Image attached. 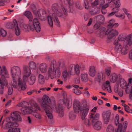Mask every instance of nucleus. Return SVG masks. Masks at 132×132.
<instances>
[{
  "mask_svg": "<svg viewBox=\"0 0 132 132\" xmlns=\"http://www.w3.org/2000/svg\"><path fill=\"white\" fill-rule=\"evenodd\" d=\"M89 105L86 100H84L82 101L81 106L79 101L76 100H74L73 109L74 112L77 113H79L80 111L81 112V119L88 126L90 125V122H91L92 123H95V122L98 121L97 120H98L100 117L99 113H97L94 114L92 113L90 115V120L86 119V117L89 113Z\"/></svg>",
  "mask_w": 132,
  "mask_h": 132,
  "instance_id": "f257e3e1",
  "label": "nucleus"
},
{
  "mask_svg": "<svg viewBox=\"0 0 132 132\" xmlns=\"http://www.w3.org/2000/svg\"><path fill=\"white\" fill-rule=\"evenodd\" d=\"M60 67L63 70L66 69V66L64 63L58 61L57 63L55 60H52L47 71L48 77L51 79H53L54 78H59L61 75Z\"/></svg>",
  "mask_w": 132,
  "mask_h": 132,
  "instance_id": "f03ea898",
  "label": "nucleus"
},
{
  "mask_svg": "<svg viewBox=\"0 0 132 132\" xmlns=\"http://www.w3.org/2000/svg\"><path fill=\"white\" fill-rule=\"evenodd\" d=\"M24 14L27 17L29 20L28 26H27L28 29H30L32 31H33L35 29L37 32H40L41 28L38 19L36 18L33 19L31 13L29 11L25 12Z\"/></svg>",
  "mask_w": 132,
  "mask_h": 132,
  "instance_id": "7ed1b4c3",
  "label": "nucleus"
},
{
  "mask_svg": "<svg viewBox=\"0 0 132 132\" xmlns=\"http://www.w3.org/2000/svg\"><path fill=\"white\" fill-rule=\"evenodd\" d=\"M42 99L43 101L41 104V106L43 109L45 110L48 118L50 119H53V116L52 111L53 108L51 106L50 98L48 96L45 95L43 96Z\"/></svg>",
  "mask_w": 132,
  "mask_h": 132,
  "instance_id": "20e7f679",
  "label": "nucleus"
},
{
  "mask_svg": "<svg viewBox=\"0 0 132 132\" xmlns=\"http://www.w3.org/2000/svg\"><path fill=\"white\" fill-rule=\"evenodd\" d=\"M23 75L22 77V81L21 77H19L17 79L18 85L19 87L22 90H25L26 88V85L25 82L26 81L28 77L31 73L30 69L27 66H24L23 67Z\"/></svg>",
  "mask_w": 132,
  "mask_h": 132,
  "instance_id": "39448f33",
  "label": "nucleus"
},
{
  "mask_svg": "<svg viewBox=\"0 0 132 132\" xmlns=\"http://www.w3.org/2000/svg\"><path fill=\"white\" fill-rule=\"evenodd\" d=\"M21 71L20 67L18 66H13L11 68L10 74L12 78V84L13 87H18L17 80L21 77Z\"/></svg>",
  "mask_w": 132,
  "mask_h": 132,
  "instance_id": "423d86ee",
  "label": "nucleus"
},
{
  "mask_svg": "<svg viewBox=\"0 0 132 132\" xmlns=\"http://www.w3.org/2000/svg\"><path fill=\"white\" fill-rule=\"evenodd\" d=\"M113 44L115 46V50L117 52H120L121 53L124 55L128 52V48L127 45L124 44L121 45L118 43V41L117 40H115Z\"/></svg>",
  "mask_w": 132,
  "mask_h": 132,
  "instance_id": "0eeeda50",
  "label": "nucleus"
},
{
  "mask_svg": "<svg viewBox=\"0 0 132 132\" xmlns=\"http://www.w3.org/2000/svg\"><path fill=\"white\" fill-rule=\"evenodd\" d=\"M115 124L116 126L118 125V129L116 132H125L126 130L128 125V122L127 121H124L123 123V126L122 124L119 123V117L118 115H116L115 119Z\"/></svg>",
  "mask_w": 132,
  "mask_h": 132,
  "instance_id": "6e6552de",
  "label": "nucleus"
},
{
  "mask_svg": "<svg viewBox=\"0 0 132 132\" xmlns=\"http://www.w3.org/2000/svg\"><path fill=\"white\" fill-rule=\"evenodd\" d=\"M68 72L70 75H78L80 73L79 65L78 64L70 65L68 67Z\"/></svg>",
  "mask_w": 132,
  "mask_h": 132,
  "instance_id": "1a4fd4ad",
  "label": "nucleus"
},
{
  "mask_svg": "<svg viewBox=\"0 0 132 132\" xmlns=\"http://www.w3.org/2000/svg\"><path fill=\"white\" fill-rule=\"evenodd\" d=\"M102 115L104 123L106 124L108 123L111 117L112 119H113L114 117V114H111V112L109 111H104L102 113Z\"/></svg>",
  "mask_w": 132,
  "mask_h": 132,
  "instance_id": "9d476101",
  "label": "nucleus"
},
{
  "mask_svg": "<svg viewBox=\"0 0 132 132\" xmlns=\"http://www.w3.org/2000/svg\"><path fill=\"white\" fill-rule=\"evenodd\" d=\"M105 35H108L107 37L109 39H112L119 34L118 31L116 29H108L105 33Z\"/></svg>",
  "mask_w": 132,
  "mask_h": 132,
  "instance_id": "9b49d317",
  "label": "nucleus"
},
{
  "mask_svg": "<svg viewBox=\"0 0 132 132\" xmlns=\"http://www.w3.org/2000/svg\"><path fill=\"white\" fill-rule=\"evenodd\" d=\"M6 121L8 123L6 125L7 128L12 127L16 124L14 117L11 115V117L6 118Z\"/></svg>",
  "mask_w": 132,
  "mask_h": 132,
  "instance_id": "f8f14e48",
  "label": "nucleus"
},
{
  "mask_svg": "<svg viewBox=\"0 0 132 132\" xmlns=\"http://www.w3.org/2000/svg\"><path fill=\"white\" fill-rule=\"evenodd\" d=\"M52 9L55 12V14L57 16H61L62 15V11L58 9V6L57 4H53L52 6Z\"/></svg>",
  "mask_w": 132,
  "mask_h": 132,
  "instance_id": "ddd939ff",
  "label": "nucleus"
},
{
  "mask_svg": "<svg viewBox=\"0 0 132 132\" xmlns=\"http://www.w3.org/2000/svg\"><path fill=\"white\" fill-rule=\"evenodd\" d=\"M8 85V82L6 80H2L0 78V94H3L4 93V86Z\"/></svg>",
  "mask_w": 132,
  "mask_h": 132,
  "instance_id": "4468645a",
  "label": "nucleus"
},
{
  "mask_svg": "<svg viewBox=\"0 0 132 132\" xmlns=\"http://www.w3.org/2000/svg\"><path fill=\"white\" fill-rule=\"evenodd\" d=\"M55 109L56 112L58 114L59 116L60 117H63L64 112L62 105L59 104L56 107Z\"/></svg>",
  "mask_w": 132,
  "mask_h": 132,
  "instance_id": "2eb2a0df",
  "label": "nucleus"
},
{
  "mask_svg": "<svg viewBox=\"0 0 132 132\" xmlns=\"http://www.w3.org/2000/svg\"><path fill=\"white\" fill-rule=\"evenodd\" d=\"M48 65L46 63H43L41 64L39 66V69L42 73H46L47 71Z\"/></svg>",
  "mask_w": 132,
  "mask_h": 132,
  "instance_id": "dca6fc26",
  "label": "nucleus"
},
{
  "mask_svg": "<svg viewBox=\"0 0 132 132\" xmlns=\"http://www.w3.org/2000/svg\"><path fill=\"white\" fill-rule=\"evenodd\" d=\"M124 89H125V91L127 93H131L129 95V97L130 99L132 100V83L128 84L126 88Z\"/></svg>",
  "mask_w": 132,
  "mask_h": 132,
  "instance_id": "f3484780",
  "label": "nucleus"
},
{
  "mask_svg": "<svg viewBox=\"0 0 132 132\" xmlns=\"http://www.w3.org/2000/svg\"><path fill=\"white\" fill-rule=\"evenodd\" d=\"M2 68L3 71L2 70V68L0 66V75H1L3 77L4 76L5 77V76H7V77H9V75L8 71L5 66H2Z\"/></svg>",
  "mask_w": 132,
  "mask_h": 132,
  "instance_id": "a211bd4d",
  "label": "nucleus"
},
{
  "mask_svg": "<svg viewBox=\"0 0 132 132\" xmlns=\"http://www.w3.org/2000/svg\"><path fill=\"white\" fill-rule=\"evenodd\" d=\"M127 44L130 46L132 44V34H131L128 35L126 38L124 42V44L125 45L126 43Z\"/></svg>",
  "mask_w": 132,
  "mask_h": 132,
  "instance_id": "6ab92c4d",
  "label": "nucleus"
},
{
  "mask_svg": "<svg viewBox=\"0 0 132 132\" xmlns=\"http://www.w3.org/2000/svg\"><path fill=\"white\" fill-rule=\"evenodd\" d=\"M17 106L19 107H22V108H27L31 107L30 103L26 101H23L17 105Z\"/></svg>",
  "mask_w": 132,
  "mask_h": 132,
  "instance_id": "aec40b11",
  "label": "nucleus"
},
{
  "mask_svg": "<svg viewBox=\"0 0 132 132\" xmlns=\"http://www.w3.org/2000/svg\"><path fill=\"white\" fill-rule=\"evenodd\" d=\"M18 23L16 20L14 19L13 20L12 22H9L7 23L6 25L7 28L11 29L15 27L16 26H17Z\"/></svg>",
  "mask_w": 132,
  "mask_h": 132,
  "instance_id": "412c9836",
  "label": "nucleus"
},
{
  "mask_svg": "<svg viewBox=\"0 0 132 132\" xmlns=\"http://www.w3.org/2000/svg\"><path fill=\"white\" fill-rule=\"evenodd\" d=\"M94 128L97 130H100L102 126V124L100 121H97L94 123H92Z\"/></svg>",
  "mask_w": 132,
  "mask_h": 132,
  "instance_id": "4be33fe9",
  "label": "nucleus"
},
{
  "mask_svg": "<svg viewBox=\"0 0 132 132\" xmlns=\"http://www.w3.org/2000/svg\"><path fill=\"white\" fill-rule=\"evenodd\" d=\"M96 71L94 66H91L89 67L88 73L89 75L92 77H94L95 75Z\"/></svg>",
  "mask_w": 132,
  "mask_h": 132,
  "instance_id": "5701e85b",
  "label": "nucleus"
},
{
  "mask_svg": "<svg viewBox=\"0 0 132 132\" xmlns=\"http://www.w3.org/2000/svg\"><path fill=\"white\" fill-rule=\"evenodd\" d=\"M21 110V113L23 114H26L32 113L33 110L31 109V107L27 108H22Z\"/></svg>",
  "mask_w": 132,
  "mask_h": 132,
  "instance_id": "b1692460",
  "label": "nucleus"
},
{
  "mask_svg": "<svg viewBox=\"0 0 132 132\" xmlns=\"http://www.w3.org/2000/svg\"><path fill=\"white\" fill-rule=\"evenodd\" d=\"M28 66H27L30 69H31L35 70L37 68V66L36 63L33 61H30L28 63ZM24 66H26V65H24L23 67ZM31 71V70H30Z\"/></svg>",
  "mask_w": 132,
  "mask_h": 132,
  "instance_id": "393cba45",
  "label": "nucleus"
},
{
  "mask_svg": "<svg viewBox=\"0 0 132 132\" xmlns=\"http://www.w3.org/2000/svg\"><path fill=\"white\" fill-rule=\"evenodd\" d=\"M81 79L83 82H86L88 80V75L86 73H82L80 75Z\"/></svg>",
  "mask_w": 132,
  "mask_h": 132,
  "instance_id": "a878e982",
  "label": "nucleus"
},
{
  "mask_svg": "<svg viewBox=\"0 0 132 132\" xmlns=\"http://www.w3.org/2000/svg\"><path fill=\"white\" fill-rule=\"evenodd\" d=\"M45 82V79L44 76L41 74L39 75L38 77V82L40 84H43Z\"/></svg>",
  "mask_w": 132,
  "mask_h": 132,
  "instance_id": "bb28decb",
  "label": "nucleus"
},
{
  "mask_svg": "<svg viewBox=\"0 0 132 132\" xmlns=\"http://www.w3.org/2000/svg\"><path fill=\"white\" fill-rule=\"evenodd\" d=\"M11 115L14 117L15 122L16 120L19 121H21L22 118L18 114L15 112H13L11 113Z\"/></svg>",
  "mask_w": 132,
  "mask_h": 132,
  "instance_id": "cd10ccee",
  "label": "nucleus"
},
{
  "mask_svg": "<svg viewBox=\"0 0 132 132\" xmlns=\"http://www.w3.org/2000/svg\"><path fill=\"white\" fill-rule=\"evenodd\" d=\"M36 80V77L35 76L31 75L28 80V83L30 85H32L35 82Z\"/></svg>",
  "mask_w": 132,
  "mask_h": 132,
  "instance_id": "c85d7f7f",
  "label": "nucleus"
},
{
  "mask_svg": "<svg viewBox=\"0 0 132 132\" xmlns=\"http://www.w3.org/2000/svg\"><path fill=\"white\" fill-rule=\"evenodd\" d=\"M117 75L115 73H112L110 78V81L112 82H116L117 81Z\"/></svg>",
  "mask_w": 132,
  "mask_h": 132,
  "instance_id": "c756f323",
  "label": "nucleus"
},
{
  "mask_svg": "<svg viewBox=\"0 0 132 132\" xmlns=\"http://www.w3.org/2000/svg\"><path fill=\"white\" fill-rule=\"evenodd\" d=\"M120 84L121 87L123 89L126 88L128 85L126 81L122 78L120 80Z\"/></svg>",
  "mask_w": 132,
  "mask_h": 132,
  "instance_id": "7c9ffc66",
  "label": "nucleus"
},
{
  "mask_svg": "<svg viewBox=\"0 0 132 132\" xmlns=\"http://www.w3.org/2000/svg\"><path fill=\"white\" fill-rule=\"evenodd\" d=\"M96 18V20L97 22L101 24L103 23L104 20V18L102 15H98L97 16L95 17Z\"/></svg>",
  "mask_w": 132,
  "mask_h": 132,
  "instance_id": "2f4dec72",
  "label": "nucleus"
},
{
  "mask_svg": "<svg viewBox=\"0 0 132 132\" xmlns=\"http://www.w3.org/2000/svg\"><path fill=\"white\" fill-rule=\"evenodd\" d=\"M32 114L36 118L40 120L42 119V116L40 113L37 112L36 111H34L33 110L32 113Z\"/></svg>",
  "mask_w": 132,
  "mask_h": 132,
  "instance_id": "473e14b6",
  "label": "nucleus"
},
{
  "mask_svg": "<svg viewBox=\"0 0 132 132\" xmlns=\"http://www.w3.org/2000/svg\"><path fill=\"white\" fill-rule=\"evenodd\" d=\"M63 103L64 104L67 105V108H68L70 107L71 106L72 102L71 99L68 100L64 99L63 101Z\"/></svg>",
  "mask_w": 132,
  "mask_h": 132,
  "instance_id": "72a5a7b5",
  "label": "nucleus"
},
{
  "mask_svg": "<svg viewBox=\"0 0 132 132\" xmlns=\"http://www.w3.org/2000/svg\"><path fill=\"white\" fill-rule=\"evenodd\" d=\"M127 35L126 34H122L119 35L118 38V40L120 41H123L126 38Z\"/></svg>",
  "mask_w": 132,
  "mask_h": 132,
  "instance_id": "f704fd0d",
  "label": "nucleus"
},
{
  "mask_svg": "<svg viewBox=\"0 0 132 132\" xmlns=\"http://www.w3.org/2000/svg\"><path fill=\"white\" fill-rule=\"evenodd\" d=\"M15 27V34L17 36H19L20 34V27L19 26L18 24Z\"/></svg>",
  "mask_w": 132,
  "mask_h": 132,
  "instance_id": "c9c22d12",
  "label": "nucleus"
},
{
  "mask_svg": "<svg viewBox=\"0 0 132 132\" xmlns=\"http://www.w3.org/2000/svg\"><path fill=\"white\" fill-rule=\"evenodd\" d=\"M70 75L69 74V72L67 70H65L62 72V76L63 79L65 81L68 76Z\"/></svg>",
  "mask_w": 132,
  "mask_h": 132,
  "instance_id": "e433bc0d",
  "label": "nucleus"
},
{
  "mask_svg": "<svg viewBox=\"0 0 132 132\" xmlns=\"http://www.w3.org/2000/svg\"><path fill=\"white\" fill-rule=\"evenodd\" d=\"M114 130V128L112 125H109L107 127L106 131V132H113Z\"/></svg>",
  "mask_w": 132,
  "mask_h": 132,
  "instance_id": "4c0bfd02",
  "label": "nucleus"
},
{
  "mask_svg": "<svg viewBox=\"0 0 132 132\" xmlns=\"http://www.w3.org/2000/svg\"><path fill=\"white\" fill-rule=\"evenodd\" d=\"M109 6V4L108 3H106L105 4H103L100 7L102 8L101 11L103 14H106V12L105 11L104 12H103V11L104 10V9L108 7Z\"/></svg>",
  "mask_w": 132,
  "mask_h": 132,
  "instance_id": "58836bf2",
  "label": "nucleus"
},
{
  "mask_svg": "<svg viewBox=\"0 0 132 132\" xmlns=\"http://www.w3.org/2000/svg\"><path fill=\"white\" fill-rule=\"evenodd\" d=\"M8 132H20V129L19 128L11 129L8 130Z\"/></svg>",
  "mask_w": 132,
  "mask_h": 132,
  "instance_id": "ea45409f",
  "label": "nucleus"
},
{
  "mask_svg": "<svg viewBox=\"0 0 132 132\" xmlns=\"http://www.w3.org/2000/svg\"><path fill=\"white\" fill-rule=\"evenodd\" d=\"M48 23L50 26L52 27L53 25V21L52 19V18L50 16H48Z\"/></svg>",
  "mask_w": 132,
  "mask_h": 132,
  "instance_id": "a19ab883",
  "label": "nucleus"
},
{
  "mask_svg": "<svg viewBox=\"0 0 132 132\" xmlns=\"http://www.w3.org/2000/svg\"><path fill=\"white\" fill-rule=\"evenodd\" d=\"M112 2L115 5L116 7H119L120 6V4L119 0H113Z\"/></svg>",
  "mask_w": 132,
  "mask_h": 132,
  "instance_id": "79ce46f5",
  "label": "nucleus"
},
{
  "mask_svg": "<svg viewBox=\"0 0 132 132\" xmlns=\"http://www.w3.org/2000/svg\"><path fill=\"white\" fill-rule=\"evenodd\" d=\"M115 22V21L114 19H111L109 22V24L108 25L109 27L112 28L113 26V24Z\"/></svg>",
  "mask_w": 132,
  "mask_h": 132,
  "instance_id": "37998d69",
  "label": "nucleus"
},
{
  "mask_svg": "<svg viewBox=\"0 0 132 132\" xmlns=\"http://www.w3.org/2000/svg\"><path fill=\"white\" fill-rule=\"evenodd\" d=\"M69 118L71 120L74 119L76 118V116L73 113V112H70L69 115Z\"/></svg>",
  "mask_w": 132,
  "mask_h": 132,
  "instance_id": "c03bdc74",
  "label": "nucleus"
},
{
  "mask_svg": "<svg viewBox=\"0 0 132 132\" xmlns=\"http://www.w3.org/2000/svg\"><path fill=\"white\" fill-rule=\"evenodd\" d=\"M98 78L99 79V82L102 80L103 79V74L102 73H101L98 74Z\"/></svg>",
  "mask_w": 132,
  "mask_h": 132,
  "instance_id": "a18cd8bd",
  "label": "nucleus"
},
{
  "mask_svg": "<svg viewBox=\"0 0 132 132\" xmlns=\"http://www.w3.org/2000/svg\"><path fill=\"white\" fill-rule=\"evenodd\" d=\"M1 33L2 36L3 37L6 36L7 35V32L5 30L3 29H1Z\"/></svg>",
  "mask_w": 132,
  "mask_h": 132,
  "instance_id": "49530a36",
  "label": "nucleus"
},
{
  "mask_svg": "<svg viewBox=\"0 0 132 132\" xmlns=\"http://www.w3.org/2000/svg\"><path fill=\"white\" fill-rule=\"evenodd\" d=\"M73 92L75 93L77 95H79L81 93V91L80 90L77 89H73Z\"/></svg>",
  "mask_w": 132,
  "mask_h": 132,
  "instance_id": "de8ad7c7",
  "label": "nucleus"
},
{
  "mask_svg": "<svg viewBox=\"0 0 132 132\" xmlns=\"http://www.w3.org/2000/svg\"><path fill=\"white\" fill-rule=\"evenodd\" d=\"M101 24L97 22V23L94 25V28L95 29H98L100 27Z\"/></svg>",
  "mask_w": 132,
  "mask_h": 132,
  "instance_id": "09e8293b",
  "label": "nucleus"
},
{
  "mask_svg": "<svg viewBox=\"0 0 132 132\" xmlns=\"http://www.w3.org/2000/svg\"><path fill=\"white\" fill-rule=\"evenodd\" d=\"M13 89L12 87H9L8 94L9 95H11L13 93Z\"/></svg>",
  "mask_w": 132,
  "mask_h": 132,
  "instance_id": "8fccbe9b",
  "label": "nucleus"
},
{
  "mask_svg": "<svg viewBox=\"0 0 132 132\" xmlns=\"http://www.w3.org/2000/svg\"><path fill=\"white\" fill-rule=\"evenodd\" d=\"M26 121L29 124H30L31 123L32 119L29 116H28L27 119L26 120Z\"/></svg>",
  "mask_w": 132,
  "mask_h": 132,
  "instance_id": "3c124183",
  "label": "nucleus"
},
{
  "mask_svg": "<svg viewBox=\"0 0 132 132\" xmlns=\"http://www.w3.org/2000/svg\"><path fill=\"white\" fill-rule=\"evenodd\" d=\"M54 22L56 23V24L58 26H59V21L58 20V19L57 17H55V18L54 19Z\"/></svg>",
  "mask_w": 132,
  "mask_h": 132,
  "instance_id": "603ef678",
  "label": "nucleus"
},
{
  "mask_svg": "<svg viewBox=\"0 0 132 132\" xmlns=\"http://www.w3.org/2000/svg\"><path fill=\"white\" fill-rule=\"evenodd\" d=\"M111 72V70L109 69H105V73L108 76H109L110 75Z\"/></svg>",
  "mask_w": 132,
  "mask_h": 132,
  "instance_id": "864d4df0",
  "label": "nucleus"
},
{
  "mask_svg": "<svg viewBox=\"0 0 132 132\" xmlns=\"http://www.w3.org/2000/svg\"><path fill=\"white\" fill-rule=\"evenodd\" d=\"M8 0H0V6L4 5V2H8Z\"/></svg>",
  "mask_w": 132,
  "mask_h": 132,
  "instance_id": "5fc2aeb1",
  "label": "nucleus"
},
{
  "mask_svg": "<svg viewBox=\"0 0 132 132\" xmlns=\"http://www.w3.org/2000/svg\"><path fill=\"white\" fill-rule=\"evenodd\" d=\"M99 0H96L93 2L91 4L92 5H97L99 4Z\"/></svg>",
  "mask_w": 132,
  "mask_h": 132,
  "instance_id": "6e6d98bb",
  "label": "nucleus"
},
{
  "mask_svg": "<svg viewBox=\"0 0 132 132\" xmlns=\"http://www.w3.org/2000/svg\"><path fill=\"white\" fill-rule=\"evenodd\" d=\"M85 8L86 9H88L89 8L88 3L87 1L84 2Z\"/></svg>",
  "mask_w": 132,
  "mask_h": 132,
  "instance_id": "4d7b16f0",
  "label": "nucleus"
},
{
  "mask_svg": "<svg viewBox=\"0 0 132 132\" xmlns=\"http://www.w3.org/2000/svg\"><path fill=\"white\" fill-rule=\"evenodd\" d=\"M98 2L99 4L100 5V7L105 3V1L104 0H99Z\"/></svg>",
  "mask_w": 132,
  "mask_h": 132,
  "instance_id": "13d9d810",
  "label": "nucleus"
},
{
  "mask_svg": "<svg viewBox=\"0 0 132 132\" xmlns=\"http://www.w3.org/2000/svg\"><path fill=\"white\" fill-rule=\"evenodd\" d=\"M84 94L86 96L88 97H89L90 96V94L89 92L87 90H84Z\"/></svg>",
  "mask_w": 132,
  "mask_h": 132,
  "instance_id": "bf43d9fd",
  "label": "nucleus"
},
{
  "mask_svg": "<svg viewBox=\"0 0 132 132\" xmlns=\"http://www.w3.org/2000/svg\"><path fill=\"white\" fill-rule=\"evenodd\" d=\"M79 65V68H80V69L81 70H83L85 69V66L81 64V65Z\"/></svg>",
  "mask_w": 132,
  "mask_h": 132,
  "instance_id": "052dcab7",
  "label": "nucleus"
},
{
  "mask_svg": "<svg viewBox=\"0 0 132 132\" xmlns=\"http://www.w3.org/2000/svg\"><path fill=\"white\" fill-rule=\"evenodd\" d=\"M68 3L70 5H73V3L72 0H67Z\"/></svg>",
  "mask_w": 132,
  "mask_h": 132,
  "instance_id": "680f3d73",
  "label": "nucleus"
},
{
  "mask_svg": "<svg viewBox=\"0 0 132 132\" xmlns=\"http://www.w3.org/2000/svg\"><path fill=\"white\" fill-rule=\"evenodd\" d=\"M76 6L77 7L78 9H81L82 8L81 6L79 3L78 2L76 3Z\"/></svg>",
  "mask_w": 132,
  "mask_h": 132,
  "instance_id": "e2e57ef3",
  "label": "nucleus"
},
{
  "mask_svg": "<svg viewBox=\"0 0 132 132\" xmlns=\"http://www.w3.org/2000/svg\"><path fill=\"white\" fill-rule=\"evenodd\" d=\"M118 10H117L116 11H114L113 12H112L111 13H109L108 14V16H111L112 15H113L115 13L117 12L118 11Z\"/></svg>",
  "mask_w": 132,
  "mask_h": 132,
  "instance_id": "0e129e2a",
  "label": "nucleus"
},
{
  "mask_svg": "<svg viewBox=\"0 0 132 132\" xmlns=\"http://www.w3.org/2000/svg\"><path fill=\"white\" fill-rule=\"evenodd\" d=\"M125 110L127 112H128L129 111V107L127 105L125 108H124Z\"/></svg>",
  "mask_w": 132,
  "mask_h": 132,
  "instance_id": "69168bd1",
  "label": "nucleus"
},
{
  "mask_svg": "<svg viewBox=\"0 0 132 132\" xmlns=\"http://www.w3.org/2000/svg\"><path fill=\"white\" fill-rule=\"evenodd\" d=\"M34 105V107L35 108H36L38 110H40V108H39V106H38V105L37 103H35Z\"/></svg>",
  "mask_w": 132,
  "mask_h": 132,
  "instance_id": "338daca9",
  "label": "nucleus"
},
{
  "mask_svg": "<svg viewBox=\"0 0 132 132\" xmlns=\"http://www.w3.org/2000/svg\"><path fill=\"white\" fill-rule=\"evenodd\" d=\"M129 59L132 60V50L129 52Z\"/></svg>",
  "mask_w": 132,
  "mask_h": 132,
  "instance_id": "774afa93",
  "label": "nucleus"
}]
</instances>
